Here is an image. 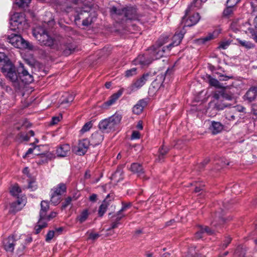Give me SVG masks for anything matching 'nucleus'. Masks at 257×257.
I'll return each mask as SVG.
<instances>
[{
    "label": "nucleus",
    "instance_id": "f257e3e1",
    "mask_svg": "<svg viewBox=\"0 0 257 257\" xmlns=\"http://www.w3.org/2000/svg\"><path fill=\"white\" fill-rule=\"evenodd\" d=\"M121 118V114L116 112L112 115L100 120L98 125V128L103 133L113 132L116 130Z\"/></svg>",
    "mask_w": 257,
    "mask_h": 257
},
{
    "label": "nucleus",
    "instance_id": "f03ea898",
    "mask_svg": "<svg viewBox=\"0 0 257 257\" xmlns=\"http://www.w3.org/2000/svg\"><path fill=\"white\" fill-rule=\"evenodd\" d=\"M160 49V47L153 50L150 49L148 53L139 55L133 61L134 64L136 65H140L142 67L149 65L153 60L157 59L163 56L165 50L163 49L162 50H161Z\"/></svg>",
    "mask_w": 257,
    "mask_h": 257
},
{
    "label": "nucleus",
    "instance_id": "7ed1b4c3",
    "mask_svg": "<svg viewBox=\"0 0 257 257\" xmlns=\"http://www.w3.org/2000/svg\"><path fill=\"white\" fill-rule=\"evenodd\" d=\"M33 35L42 46L51 47L56 43V41L50 37L46 30L42 27L35 28L33 30Z\"/></svg>",
    "mask_w": 257,
    "mask_h": 257
},
{
    "label": "nucleus",
    "instance_id": "20e7f679",
    "mask_svg": "<svg viewBox=\"0 0 257 257\" xmlns=\"http://www.w3.org/2000/svg\"><path fill=\"white\" fill-rule=\"evenodd\" d=\"M8 40L10 43L16 48L32 50L33 46L29 42L25 40L20 35L12 34L9 35Z\"/></svg>",
    "mask_w": 257,
    "mask_h": 257
},
{
    "label": "nucleus",
    "instance_id": "39448f33",
    "mask_svg": "<svg viewBox=\"0 0 257 257\" xmlns=\"http://www.w3.org/2000/svg\"><path fill=\"white\" fill-rule=\"evenodd\" d=\"M10 24L12 27H15L11 28V29L14 31H16L18 29L20 31L26 28L28 26L24 14L20 13H16L13 15Z\"/></svg>",
    "mask_w": 257,
    "mask_h": 257
},
{
    "label": "nucleus",
    "instance_id": "423d86ee",
    "mask_svg": "<svg viewBox=\"0 0 257 257\" xmlns=\"http://www.w3.org/2000/svg\"><path fill=\"white\" fill-rule=\"evenodd\" d=\"M2 71L13 82H17L19 78V74L16 72L15 66L10 62H8L3 64L1 68Z\"/></svg>",
    "mask_w": 257,
    "mask_h": 257
},
{
    "label": "nucleus",
    "instance_id": "0eeeda50",
    "mask_svg": "<svg viewBox=\"0 0 257 257\" xmlns=\"http://www.w3.org/2000/svg\"><path fill=\"white\" fill-rule=\"evenodd\" d=\"M41 210L40 211V219L37 225L35 226V231L36 234H38L41 230L46 227L47 223L43 221V219L46 217L47 212L49 209V203L46 201H42L41 203Z\"/></svg>",
    "mask_w": 257,
    "mask_h": 257
},
{
    "label": "nucleus",
    "instance_id": "6e6552de",
    "mask_svg": "<svg viewBox=\"0 0 257 257\" xmlns=\"http://www.w3.org/2000/svg\"><path fill=\"white\" fill-rule=\"evenodd\" d=\"M90 144V142L87 139H84L79 141L77 145L72 147V152L78 156H83L87 152Z\"/></svg>",
    "mask_w": 257,
    "mask_h": 257
},
{
    "label": "nucleus",
    "instance_id": "1a4fd4ad",
    "mask_svg": "<svg viewBox=\"0 0 257 257\" xmlns=\"http://www.w3.org/2000/svg\"><path fill=\"white\" fill-rule=\"evenodd\" d=\"M19 79L25 84H29L34 81L33 75L30 74L27 68L22 63H20L18 68Z\"/></svg>",
    "mask_w": 257,
    "mask_h": 257
},
{
    "label": "nucleus",
    "instance_id": "9d476101",
    "mask_svg": "<svg viewBox=\"0 0 257 257\" xmlns=\"http://www.w3.org/2000/svg\"><path fill=\"white\" fill-rule=\"evenodd\" d=\"M75 48L76 46L74 44L66 43L64 39L61 40L60 49L62 51L64 55L68 56L70 55L75 51Z\"/></svg>",
    "mask_w": 257,
    "mask_h": 257
},
{
    "label": "nucleus",
    "instance_id": "9b49d317",
    "mask_svg": "<svg viewBox=\"0 0 257 257\" xmlns=\"http://www.w3.org/2000/svg\"><path fill=\"white\" fill-rule=\"evenodd\" d=\"M26 204L25 197H18L17 200L13 202L11 204L9 212L15 213L16 212L21 210Z\"/></svg>",
    "mask_w": 257,
    "mask_h": 257
},
{
    "label": "nucleus",
    "instance_id": "f8f14e48",
    "mask_svg": "<svg viewBox=\"0 0 257 257\" xmlns=\"http://www.w3.org/2000/svg\"><path fill=\"white\" fill-rule=\"evenodd\" d=\"M113 199L114 195L113 193H110L107 195L106 198L103 201L99 207L98 213L99 216L101 217L104 215L110 204V201Z\"/></svg>",
    "mask_w": 257,
    "mask_h": 257
},
{
    "label": "nucleus",
    "instance_id": "ddd939ff",
    "mask_svg": "<svg viewBox=\"0 0 257 257\" xmlns=\"http://www.w3.org/2000/svg\"><path fill=\"white\" fill-rule=\"evenodd\" d=\"M152 75L151 73H146L139 79L136 80L132 84V89H138L142 87Z\"/></svg>",
    "mask_w": 257,
    "mask_h": 257
},
{
    "label": "nucleus",
    "instance_id": "4468645a",
    "mask_svg": "<svg viewBox=\"0 0 257 257\" xmlns=\"http://www.w3.org/2000/svg\"><path fill=\"white\" fill-rule=\"evenodd\" d=\"M200 16L199 13H196L190 16L188 19H186L185 17L182 19V23H184L185 27H191L196 25L200 20Z\"/></svg>",
    "mask_w": 257,
    "mask_h": 257
},
{
    "label": "nucleus",
    "instance_id": "2eb2a0df",
    "mask_svg": "<svg viewBox=\"0 0 257 257\" xmlns=\"http://www.w3.org/2000/svg\"><path fill=\"white\" fill-rule=\"evenodd\" d=\"M219 218V221L220 223L219 224H218L217 221H214L212 223V227L214 228V229L210 228L208 226H205L204 227H203V232L206 233L208 235H212L215 233V232L218 231V229L219 228L221 227V223H224L225 222V220L224 218L222 217H218Z\"/></svg>",
    "mask_w": 257,
    "mask_h": 257
},
{
    "label": "nucleus",
    "instance_id": "dca6fc26",
    "mask_svg": "<svg viewBox=\"0 0 257 257\" xmlns=\"http://www.w3.org/2000/svg\"><path fill=\"white\" fill-rule=\"evenodd\" d=\"M16 241V239H15L14 235L9 236L3 241L4 249L7 251L13 252L14 250Z\"/></svg>",
    "mask_w": 257,
    "mask_h": 257
},
{
    "label": "nucleus",
    "instance_id": "f3484780",
    "mask_svg": "<svg viewBox=\"0 0 257 257\" xmlns=\"http://www.w3.org/2000/svg\"><path fill=\"white\" fill-rule=\"evenodd\" d=\"M122 93V91L119 90L116 93H114L113 94L111 95L109 97L108 99L102 104L101 107L103 109L108 108L111 105H112L115 102V101L121 95Z\"/></svg>",
    "mask_w": 257,
    "mask_h": 257
},
{
    "label": "nucleus",
    "instance_id": "a211bd4d",
    "mask_svg": "<svg viewBox=\"0 0 257 257\" xmlns=\"http://www.w3.org/2000/svg\"><path fill=\"white\" fill-rule=\"evenodd\" d=\"M184 34L182 33H176L173 37V42L169 45L161 48V50L163 49L166 51H170L171 48L177 46L180 44L182 39L183 38Z\"/></svg>",
    "mask_w": 257,
    "mask_h": 257
},
{
    "label": "nucleus",
    "instance_id": "6ab92c4d",
    "mask_svg": "<svg viewBox=\"0 0 257 257\" xmlns=\"http://www.w3.org/2000/svg\"><path fill=\"white\" fill-rule=\"evenodd\" d=\"M71 147L69 145L64 144L58 146L56 150V154L58 157H65L70 153Z\"/></svg>",
    "mask_w": 257,
    "mask_h": 257
},
{
    "label": "nucleus",
    "instance_id": "aec40b11",
    "mask_svg": "<svg viewBox=\"0 0 257 257\" xmlns=\"http://www.w3.org/2000/svg\"><path fill=\"white\" fill-rule=\"evenodd\" d=\"M124 17L128 20L138 19V17L136 8L132 6H125Z\"/></svg>",
    "mask_w": 257,
    "mask_h": 257
},
{
    "label": "nucleus",
    "instance_id": "412c9836",
    "mask_svg": "<svg viewBox=\"0 0 257 257\" xmlns=\"http://www.w3.org/2000/svg\"><path fill=\"white\" fill-rule=\"evenodd\" d=\"M103 133L101 131H96L93 133L91 138V144L93 146L100 144L104 139Z\"/></svg>",
    "mask_w": 257,
    "mask_h": 257
},
{
    "label": "nucleus",
    "instance_id": "4be33fe9",
    "mask_svg": "<svg viewBox=\"0 0 257 257\" xmlns=\"http://www.w3.org/2000/svg\"><path fill=\"white\" fill-rule=\"evenodd\" d=\"M244 99L250 102L254 101L257 97V87H251L244 95Z\"/></svg>",
    "mask_w": 257,
    "mask_h": 257
},
{
    "label": "nucleus",
    "instance_id": "5701e85b",
    "mask_svg": "<svg viewBox=\"0 0 257 257\" xmlns=\"http://www.w3.org/2000/svg\"><path fill=\"white\" fill-rule=\"evenodd\" d=\"M237 4V1L232 3V0H228L226 3L227 7L224 10L223 16L226 17H230L233 13L234 7Z\"/></svg>",
    "mask_w": 257,
    "mask_h": 257
},
{
    "label": "nucleus",
    "instance_id": "b1692460",
    "mask_svg": "<svg viewBox=\"0 0 257 257\" xmlns=\"http://www.w3.org/2000/svg\"><path fill=\"white\" fill-rule=\"evenodd\" d=\"M169 70L168 69L166 72V74L161 73L158 75L156 80L152 84L153 87L157 89L160 88L165 79V75L167 74Z\"/></svg>",
    "mask_w": 257,
    "mask_h": 257
},
{
    "label": "nucleus",
    "instance_id": "393cba45",
    "mask_svg": "<svg viewBox=\"0 0 257 257\" xmlns=\"http://www.w3.org/2000/svg\"><path fill=\"white\" fill-rule=\"evenodd\" d=\"M147 104V101L144 99L139 100L138 103L133 107V112L138 115L141 114Z\"/></svg>",
    "mask_w": 257,
    "mask_h": 257
},
{
    "label": "nucleus",
    "instance_id": "a878e982",
    "mask_svg": "<svg viewBox=\"0 0 257 257\" xmlns=\"http://www.w3.org/2000/svg\"><path fill=\"white\" fill-rule=\"evenodd\" d=\"M130 169L134 173H137L140 177L142 176L144 173V169L142 165L139 163H133L131 165Z\"/></svg>",
    "mask_w": 257,
    "mask_h": 257
},
{
    "label": "nucleus",
    "instance_id": "bb28decb",
    "mask_svg": "<svg viewBox=\"0 0 257 257\" xmlns=\"http://www.w3.org/2000/svg\"><path fill=\"white\" fill-rule=\"evenodd\" d=\"M66 192V186L64 183H60L56 187L51 189V192L60 196Z\"/></svg>",
    "mask_w": 257,
    "mask_h": 257
},
{
    "label": "nucleus",
    "instance_id": "cd10ccee",
    "mask_svg": "<svg viewBox=\"0 0 257 257\" xmlns=\"http://www.w3.org/2000/svg\"><path fill=\"white\" fill-rule=\"evenodd\" d=\"M125 7L122 9H117L115 7H112L110 9V14L112 17L116 18L118 16L124 17Z\"/></svg>",
    "mask_w": 257,
    "mask_h": 257
},
{
    "label": "nucleus",
    "instance_id": "c85d7f7f",
    "mask_svg": "<svg viewBox=\"0 0 257 257\" xmlns=\"http://www.w3.org/2000/svg\"><path fill=\"white\" fill-rule=\"evenodd\" d=\"M210 128L213 134H217L223 130V127L220 122L212 121Z\"/></svg>",
    "mask_w": 257,
    "mask_h": 257
},
{
    "label": "nucleus",
    "instance_id": "c756f323",
    "mask_svg": "<svg viewBox=\"0 0 257 257\" xmlns=\"http://www.w3.org/2000/svg\"><path fill=\"white\" fill-rule=\"evenodd\" d=\"M88 215V210L87 209H84L81 212L80 214L78 216H77L76 220L79 221L80 223H82L86 221Z\"/></svg>",
    "mask_w": 257,
    "mask_h": 257
},
{
    "label": "nucleus",
    "instance_id": "7c9ffc66",
    "mask_svg": "<svg viewBox=\"0 0 257 257\" xmlns=\"http://www.w3.org/2000/svg\"><path fill=\"white\" fill-rule=\"evenodd\" d=\"M65 5L67 9L73 8L74 6L82 3L84 0H65Z\"/></svg>",
    "mask_w": 257,
    "mask_h": 257
},
{
    "label": "nucleus",
    "instance_id": "2f4dec72",
    "mask_svg": "<svg viewBox=\"0 0 257 257\" xmlns=\"http://www.w3.org/2000/svg\"><path fill=\"white\" fill-rule=\"evenodd\" d=\"M203 2L200 0H193V2L188 7V9L186 10V15L191 11V9L194 8L199 9L201 8V4Z\"/></svg>",
    "mask_w": 257,
    "mask_h": 257
},
{
    "label": "nucleus",
    "instance_id": "473e14b6",
    "mask_svg": "<svg viewBox=\"0 0 257 257\" xmlns=\"http://www.w3.org/2000/svg\"><path fill=\"white\" fill-rule=\"evenodd\" d=\"M241 28L243 31L246 33H250L251 35L255 32L253 28L248 22H246L244 24H243Z\"/></svg>",
    "mask_w": 257,
    "mask_h": 257
},
{
    "label": "nucleus",
    "instance_id": "72a5a7b5",
    "mask_svg": "<svg viewBox=\"0 0 257 257\" xmlns=\"http://www.w3.org/2000/svg\"><path fill=\"white\" fill-rule=\"evenodd\" d=\"M207 77L208 79V83L210 86H214L218 88H222V86L221 85L220 83L216 79L211 77L210 75H208Z\"/></svg>",
    "mask_w": 257,
    "mask_h": 257
},
{
    "label": "nucleus",
    "instance_id": "f704fd0d",
    "mask_svg": "<svg viewBox=\"0 0 257 257\" xmlns=\"http://www.w3.org/2000/svg\"><path fill=\"white\" fill-rule=\"evenodd\" d=\"M52 204L54 205L58 204L61 201V196L55 194L53 192H51V200Z\"/></svg>",
    "mask_w": 257,
    "mask_h": 257
},
{
    "label": "nucleus",
    "instance_id": "c9c22d12",
    "mask_svg": "<svg viewBox=\"0 0 257 257\" xmlns=\"http://www.w3.org/2000/svg\"><path fill=\"white\" fill-rule=\"evenodd\" d=\"M235 257H245V249L242 246H239L236 249L234 254Z\"/></svg>",
    "mask_w": 257,
    "mask_h": 257
},
{
    "label": "nucleus",
    "instance_id": "e433bc0d",
    "mask_svg": "<svg viewBox=\"0 0 257 257\" xmlns=\"http://www.w3.org/2000/svg\"><path fill=\"white\" fill-rule=\"evenodd\" d=\"M238 43L242 47L247 49H250L254 47V45L249 41L242 40L240 39L237 40Z\"/></svg>",
    "mask_w": 257,
    "mask_h": 257
},
{
    "label": "nucleus",
    "instance_id": "4c0bfd02",
    "mask_svg": "<svg viewBox=\"0 0 257 257\" xmlns=\"http://www.w3.org/2000/svg\"><path fill=\"white\" fill-rule=\"evenodd\" d=\"M21 192V190L18 185H15L11 190V193L13 196L18 197V195Z\"/></svg>",
    "mask_w": 257,
    "mask_h": 257
},
{
    "label": "nucleus",
    "instance_id": "58836bf2",
    "mask_svg": "<svg viewBox=\"0 0 257 257\" xmlns=\"http://www.w3.org/2000/svg\"><path fill=\"white\" fill-rule=\"evenodd\" d=\"M31 0H16L15 4L19 7L24 8L28 6Z\"/></svg>",
    "mask_w": 257,
    "mask_h": 257
},
{
    "label": "nucleus",
    "instance_id": "ea45409f",
    "mask_svg": "<svg viewBox=\"0 0 257 257\" xmlns=\"http://www.w3.org/2000/svg\"><path fill=\"white\" fill-rule=\"evenodd\" d=\"M214 38L213 35L210 34L208 36L201 39L197 40V42L199 44H204L205 42L209 41Z\"/></svg>",
    "mask_w": 257,
    "mask_h": 257
},
{
    "label": "nucleus",
    "instance_id": "a19ab883",
    "mask_svg": "<svg viewBox=\"0 0 257 257\" xmlns=\"http://www.w3.org/2000/svg\"><path fill=\"white\" fill-rule=\"evenodd\" d=\"M63 97L64 99L62 100V103H68L74 99V96L71 94H66Z\"/></svg>",
    "mask_w": 257,
    "mask_h": 257
},
{
    "label": "nucleus",
    "instance_id": "79ce46f5",
    "mask_svg": "<svg viewBox=\"0 0 257 257\" xmlns=\"http://www.w3.org/2000/svg\"><path fill=\"white\" fill-rule=\"evenodd\" d=\"M92 126V123L91 121H88L86 122L82 127L81 130H80V132L81 133H84L90 130V129Z\"/></svg>",
    "mask_w": 257,
    "mask_h": 257
},
{
    "label": "nucleus",
    "instance_id": "37998d69",
    "mask_svg": "<svg viewBox=\"0 0 257 257\" xmlns=\"http://www.w3.org/2000/svg\"><path fill=\"white\" fill-rule=\"evenodd\" d=\"M76 200V198H74V197H68L66 198L64 202H63L62 207L63 209L66 208L68 205L71 204V201L73 200Z\"/></svg>",
    "mask_w": 257,
    "mask_h": 257
},
{
    "label": "nucleus",
    "instance_id": "c03bdc74",
    "mask_svg": "<svg viewBox=\"0 0 257 257\" xmlns=\"http://www.w3.org/2000/svg\"><path fill=\"white\" fill-rule=\"evenodd\" d=\"M216 73L218 75V78L220 81H227L228 80L233 78V76H232L223 75L219 72H216Z\"/></svg>",
    "mask_w": 257,
    "mask_h": 257
},
{
    "label": "nucleus",
    "instance_id": "a18cd8bd",
    "mask_svg": "<svg viewBox=\"0 0 257 257\" xmlns=\"http://www.w3.org/2000/svg\"><path fill=\"white\" fill-rule=\"evenodd\" d=\"M137 74V68H133L131 69L127 70L125 72V76L130 77L133 76Z\"/></svg>",
    "mask_w": 257,
    "mask_h": 257
},
{
    "label": "nucleus",
    "instance_id": "49530a36",
    "mask_svg": "<svg viewBox=\"0 0 257 257\" xmlns=\"http://www.w3.org/2000/svg\"><path fill=\"white\" fill-rule=\"evenodd\" d=\"M57 213L56 212L53 211L50 213V214L47 215L46 214V217L44 218L43 221L46 222L50 221L51 219L55 217L57 215Z\"/></svg>",
    "mask_w": 257,
    "mask_h": 257
},
{
    "label": "nucleus",
    "instance_id": "de8ad7c7",
    "mask_svg": "<svg viewBox=\"0 0 257 257\" xmlns=\"http://www.w3.org/2000/svg\"><path fill=\"white\" fill-rule=\"evenodd\" d=\"M91 9L90 8H84L80 11V13H78L77 17L76 18V20H80L82 18L81 17V15H83V12L84 13H86L87 15H88V13L90 12Z\"/></svg>",
    "mask_w": 257,
    "mask_h": 257
},
{
    "label": "nucleus",
    "instance_id": "09e8293b",
    "mask_svg": "<svg viewBox=\"0 0 257 257\" xmlns=\"http://www.w3.org/2000/svg\"><path fill=\"white\" fill-rule=\"evenodd\" d=\"M55 232L53 230H50L46 235L45 240L47 242H49L51 239L54 237Z\"/></svg>",
    "mask_w": 257,
    "mask_h": 257
},
{
    "label": "nucleus",
    "instance_id": "8fccbe9b",
    "mask_svg": "<svg viewBox=\"0 0 257 257\" xmlns=\"http://www.w3.org/2000/svg\"><path fill=\"white\" fill-rule=\"evenodd\" d=\"M168 150L167 149H164L162 147L159 151L160 155L159 156V161L163 159L164 156L167 153Z\"/></svg>",
    "mask_w": 257,
    "mask_h": 257
},
{
    "label": "nucleus",
    "instance_id": "3c124183",
    "mask_svg": "<svg viewBox=\"0 0 257 257\" xmlns=\"http://www.w3.org/2000/svg\"><path fill=\"white\" fill-rule=\"evenodd\" d=\"M124 214L122 213L120 211H118L116 215L114 216L115 217L114 221L117 222H119L120 220L124 216Z\"/></svg>",
    "mask_w": 257,
    "mask_h": 257
},
{
    "label": "nucleus",
    "instance_id": "603ef678",
    "mask_svg": "<svg viewBox=\"0 0 257 257\" xmlns=\"http://www.w3.org/2000/svg\"><path fill=\"white\" fill-rule=\"evenodd\" d=\"M231 240V238L229 237H226L221 245V248L222 249H225L226 248L228 244L230 243Z\"/></svg>",
    "mask_w": 257,
    "mask_h": 257
},
{
    "label": "nucleus",
    "instance_id": "864d4df0",
    "mask_svg": "<svg viewBox=\"0 0 257 257\" xmlns=\"http://www.w3.org/2000/svg\"><path fill=\"white\" fill-rule=\"evenodd\" d=\"M229 45H230V42H229L228 41L222 42L220 43V44L218 47V48H221L222 49H226L229 46Z\"/></svg>",
    "mask_w": 257,
    "mask_h": 257
},
{
    "label": "nucleus",
    "instance_id": "5fc2aeb1",
    "mask_svg": "<svg viewBox=\"0 0 257 257\" xmlns=\"http://www.w3.org/2000/svg\"><path fill=\"white\" fill-rule=\"evenodd\" d=\"M62 118L61 115H59L57 116H54L52 117L51 123L52 124H55L57 123Z\"/></svg>",
    "mask_w": 257,
    "mask_h": 257
},
{
    "label": "nucleus",
    "instance_id": "6e6d98bb",
    "mask_svg": "<svg viewBox=\"0 0 257 257\" xmlns=\"http://www.w3.org/2000/svg\"><path fill=\"white\" fill-rule=\"evenodd\" d=\"M122 206L119 211H120V212H123V211H125L127 209H128V208H130L131 207V203H125L124 202H122Z\"/></svg>",
    "mask_w": 257,
    "mask_h": 257
},
{
    "label": "nucleus",
    "instance_id": "4d7b16f0",
    "mask_svg": "<svg viewBox=\"0 0 257 257\" xmlns=\"http://www.w3.org/2000/svg\"><path fill=\"white\" fill-rule=\"evenodd\" d=\"M122 174V171L121 169H117L115 172L112 175V178L116 179L117 177L120 176Z\"/></svg>",
    "mask_w": 257,
    "mask_h": 257
},
{
    "label": "nucleus",
    "instance_id": "13d9d810",
    "mask_svg": "<svg viewBox=\"0 0 257 257\" xmlns=\"http://www.w3.org/2000/svg\"><path fill=\"white\" fill-rule=\"evenodd\" d=\"M120 223V222H117L115 221H113L111 224L110 227L108 228L107 229V231H109V230H110L111 229H114V228L118 227V226Z\"/></svg>",
    "mask_w": 257,
    "mask_h": 257
},
{
    "label": "nucleus",
    "instance_id": "bf43d9fd",
    "mask_svg": "<svg viewBox=\"0 0 257 257\" xmlns=\"http://www.w3.org/2000/svg\"><path fill=\"white\" fill-rule=\"evenodd\" d=\"M140 138V133L138 131H133L131 138L132 139H138Z\"/></svg>",
    "mask_w": 257,
    "mask_h": 257
},
{
    "label": "nucleus",
    "instance_id": "052dcab7",
    "mask_svg": "<svg viewBox=\"0 0 257 257\" xmlns=\"http://www.w3.org/2000/svg\"><path fill=\"white\" fill-rule=\"evenodd\" d=\"M204 233L203 227H201L200 230L197 231L195 234V237L197 238H201L202 237V234Z\"/></svg>",
    "mask_w": 257,
    "mask_h": 257
},
{
    "label": "nucleus",
    "instance_id": "680f3d73",
    "mask_svg": "<svg viewBox=\"0 0 257 257\" xmlns=\"http://www.w3.org/2000/svg\"><path fill=\"white\" fill-rule=\"evenodd\" d=\"M91 19L87 17L85 19L82 21V25L83 26H88L91 24Z\"/></svg>",
    "mask_w": 257,
    "mask_h": 257
},
{
    "label": "nucleus",
    "instance_id": "e2e57ef3",
    "mask_svg": "<svg viewBox=\"0 0 257 257\" xmlns=\"http://www.w3.org/2000/svg\"><path fill=\"white\" fill-rule=\"evenodd\" d=\"M100 236V235L97 233H91L89 234V239L95 240Z\"/></svg>",
    "mask_w": 257,
    "mask_h": 257
},
{
    "label": "nucleus",
    "instance_id": "0e129e2a",
    "mask_svg": "<svg viewBox=\"0 0 257 257\" xmlns=\"http://www.w3.org/2000/svg\"><path fill=\"white\" fill-rule=\"evenodd\" d=\"M7 57L5 54L0 53V63H4V64L6 63L7 62H6Z\"/></svg>",
    "mask_w": 257,
    "mask_h": 257
},
{
    "label": "nucleus",
    "instance_id": "69168bd1",
    "mask_svg": "<svg viewBox=\"0 0 257 257\" xmlns=\"http://www.w3.org/2000/svg\"><path fill=\"white\" fill-rule=\"evenodd\" d=\"M226 118L229 120H234L235 119V116L231 112H229L226 113Z\"/></svg>",
    "mask_w": 257,
    "mask_h": 257
},
{
    "label": "nucleus",
    "instance_id": "338daca9",
    "mask_svg": "<svg viewBox=\"0 0 257 257\" xmlns=\"http://www.w3.org/2000/svg\"><path fill=\"white\" fill-rule=\"evenodd\" d=\"M21 138L24 141H28L29 140V136H28V134H27L26 135L24 134H21Z\"/></svg>",
    "mask_w": 257,
    "mask_h": 257
},
{
    "label": "nucleus",
    "instance_id": "774afa93",
    "mask_svg": "<svg viewBox=\"0 0 257 257\" xmlns=\"http://www.w3.org/2000/svg\"><path fill=\"white\" fill-rule=\"evenodd\" d=\"M96 199L97 195L95 194H93L89 197V200L92 202H95L96 201Z\"/></svg>",
    "mask_w": 257,
    "mask_h": 257
}]
</instances>
